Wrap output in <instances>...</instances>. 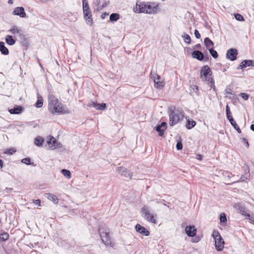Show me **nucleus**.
<instances>
[{
	"label": "nucleus",
	"instance_id": "obj_1",
	"mask_svg": "<svg viewBox=\"0 0 254 254\" xmlns=\"http://www.w3.org/2000/svg\"><path fill=\"white\" fill-rule=\"evenodd\" d=\"M48 109L53 114H64L69 113L68 110L64 109L62 103L52 94L48 95Z\"/></svg>",
	"mask_w": 254,
	"mask_h": 254
},
{
	"label": "nucleus",
	"instance_id": "obj_2",
	"mask_svg": "<svg viewBox=\"0 0 254 254\" xmlns=\"http://www.w3.org/2000/svg\"><path fill=\"white\" fill-rule=\"evenodd\" d=\"M169 124L172 126L183 119L184 112L182 110L170 108L169 110Z\"/></svg>",
	"mask_w": 254,
	"mask_h": 254
},
{
	"label": "nucleus",
	"instance_id": "obj_3",
	"mask_svg": "<svg viewBox=\"0 0 254 254\" xmlns=\"http://www.w3.org/2000/svg\"><path fill=\"white\" fill-rule=\"evenodd\" d=\"M143 217L148 222L156 224L157 223V215L151 212L149 206L144 205L141 208L140 211Z\"/></svg>",
	"mask_w": 254,
	"mask_h": 254
},
{
	"label": "nucleus",
	"instance_id": "obj_4",
	"mask_svg": "<svg viewBox=\"0 0 254 254\" xmlns=\"http://www.w3.org/2000/svg\"><path fill=\"white\" fill-rule=\"evenodd\" d=\"M212 72L208 65L202 66L200 70V77L210 84V86L213 89H215L214 81L211 77Z\"/></svg>",
	"mask_w": 254,
	"mask_h": 254
},
{
	"label": "nucleus",
	"instance_id": "obj_5",
	"mask_svg": "<svg viewBox=\"0 0 254 254\" xmlns=\"http://www.w3.org/2000/svg\"><path fill=\"white\" fill-rule=\"evenodd\" d=\"M212 236L215 240V246L218 251H221L224 245V241L218 231L214 230Z\"/></svg>",
	"mask_w": 254,
	"mask_h": 254
},
{
	"label": "nucleus",
	"instance_id": "obj_6",
	"mask_svg": "<svg viewBox=\"0 0 254 254\" xmlns=\"http://www.w3.org/2000/svg\"><path fill=\"white\" fill-rule=\"evenodd\" d=\"M150 77L153 80L154 86L157 89H161L165 85V83L161 77L156 73H150Z\"/></svg>",
	"mask_w": 254,
	"mask_h": 254
},
{
	"label": "nucleus",
	"instance_id": "obj_7",
	"mask_svg": "<svg viewBox=\"0 0 254 254\" xmlns=\"http://www.w3.org/2000/svg\"><path fill=\"white\" fill-rule=\"evenodd\" d=\"M99 231L103 243L107 246H111L112 242L109 236V233L107 231L101 232L100 229Z\"/></svg>",
	"mask_w": 254,
	"mask_h": 254
},
{
	"label": "nucleus",
	"instance_id": "obj_8",
	"mask_svg": "<svg viewBox=\"0 0 254 254\" xmlns=\"http://www.w3.org/2000/svg\"><path fill=\"white\" fill-rule=\"evenodd\" d=\"M84 18L85 19L87 24L92 25L93 24V19L92 18V13L90 8H87L83 10Z\"/></svg>",
	"mask_w": 254,
	"mask_h": 254
},
{
	"label": "nucleus",
	"instance_id": "obj_9",
	"mask_svg": "<svg viewBox=\"0 0 254 254\" xmlns=\"http://www.w3.org/2000/svg\"><path fill=\"white\" fill-rule=\"evenodd\" d=\"M146 4L144 2H137L136 7L134 8V11L136 13H146Z\"/></svg>",
	"mask_w": 254,
	"mask_h": 254
},
{
	"label": "nucleus",
	"instance_id": "obj_10",
	"mask_svg": "<svg viewBox=\"0 0 254 254\" xmlns=\"http://www.w3.org/2000/svg\"><path fill=\"white\" fill-rule=\"evenodd\" d=\"M158 10V5L154 3H147L146 4V13H156Z\"/></svg>",
	"mask_w": 254,
	"mask_h": 254
},
{
	"label": "nucleus",
	"instance_id": "obj_11",
	"mask_svg": "<svg viewBox=\"0 0 254 254\" xmlns=\"http://www.w3.org/2000/svg\"><path fill=\"white\" fill-rule=\"evenodd\" d=\"M238 54L237 50L235 49H230L227 52L226 58L231 61L235 60Z\"/></svg>",
	"mask_w": 254,
	"mask_h": 254
},
{
	"label": "nucleus",
	"instance_id": "obj_12",
	"mask_svg": "<svg viewBox=\"0 0 254 254\" xmlns=\"http://www.w3.org/2000/svg\"><path fill=\"white\" fill-rule=\"evenodd\" d=\"M234 207L236 208L242 215L245 216L246 217L249 214L247 213V209L241 203H237L234 205Z\"/></svg>",
	"mask_w": 254,
	"mask_h": 254
},
{
	"label": "nucleus",
	"instance_id": "obj_13",
	"mask_svg": "<svg viewBox=\"0 0 254 254\" xmlns=\"http://www.w3.org/2000/svg\"><path fill=\"white\" fill-rule=\"evenodd\" d=\"M12 14L14 15H18L21 18L25 17L26 16L24 8L23 7H17L15 8L12 12Z\"/></svg>",
	"mask_w": 254,
	"mask_h": 254
},
{
	"label": "nucleus",
	"instance_id": "obj_14",
	"mask_svg": "<svg viewBox=\"0 0 254 254\" xmlns=\"http://www.w3.org/2000/svg\"><path fill=\"white\" fill-rule=\"evenodd\" d=\"M185 232L189 237H193L196 234V229L194 226L190 225L186 227Z\"/></svg>",
	"mask_w": 254,
	"mask_h": 254
},
{
	"label": "nucleus",
	"instance_id": "obj_15",
	"mask_svg": "<svg viewBox=\"0 0 254 254\" xmlns=\"http://www.w3.org/2000/svg\"><path fill=\"white\" fill-rule=\"evenodd\" d=\"M167 123L163 122L160 125H158L156 127V130L158 132V134L160 136H162L164 132V131L167 128Z\"/></svg>",
	"mask_w": 254,
	"mask_h": 254
},
{
	"label": "nucleus",
	"instance_id": "obj_16",
	"mask_svg": "<svg viewBox=\"0 0 254 254\" xmlns=\"http://www.w3.org/2000/svg\"><path fill=\"white\" fill-rule=\"evenodd\" d=\"M254 66V61L253 60H244L242 61L239 66L237 67V69H242L250 66Z\"/></svg>",
	"mask_w": 254,
	"mask_h": 254
},
{
	"label": "nucleus",
	"instance_id": "obj_17",
	"mask_svg": "<svg viewBox=\"0 0 254 254\" xmlns=\"http://www.w3.org/2000/svg\"><path fill=\"white\" fill-rule=\"evenodd\" d=\"M135 230L136 231L145 236H148L149 235V232L144 227H142L139 224H137L135 226Z\"/></svg>",
	"mask_w": 254,
	"mask_h": 254
},
{
	"label": "nucleus",
	"instance_id": "obj_18",
	"mask_svg": "<svg viewBox=\"0 0 254 254\" xmlns=\"http://www.w3.org/2000/svg\"><path fill=\"white\" fill-rule=\"evenodd\" d=\"M8 32L14 35H17L18 37L20 36V34L23 33L22 30L16 25L11 26L10 29L8 30Z\"/></svg>",
	"mask_w": 254,
	"mask_h": 254
},
{
	"label": "nucleus",
	"instance_id": "obj_19",
	"mask_svg": "<svg viewBox=\"0 0 254 254\" xmlns=\"http://www.w3.org/2000/svg\"><path fill=\"white\" fill-rule=\"evenodd\" d=\"M192 56L193 58L196 59L200 61H202L204 59L203 54L198 50L194 51L192 53Z\"/></svg>",
	"mask_w": 254,
	"mask_h": 254
},
{
	"label": "nucleus",
	"instance_id": "obj_20",
	"mask_svg": "<svg viewBox=\"0 0 254 254\" xmlns=\"http://www.w3.org/2000/svg\"><path fill=\"white\" fill-rule=\"evenodd\" d=\"M234 176H232V177H231L230 176H227V177H225L224 180V184L228 185L234 184L236 182H239V180H237V179H233V177Z\"/></svg>",
	"mask_w": 254,
	"mask_h": 254
},
{
	"label": "nucleus",
	"instance_id": "obj_21",
	"mask_svg": "<svg viewBox=\"0 0 254 254\" xmlns=\"http://www.w3.org/2000/svg\"><path fill=\"white\" fill-rule=\"evenodd\" d=\"M23 110V108L20 106H16L13 108L8 110L11 114H19Z\"/></svg>",
	"mask_w": 254,
	"mask_h": 254
},
{
	"label": "nucleus",
	"instance_id": "obj_22",
	"mask_svg": "<svg viewBox=\"0 0 254 254\" xmlns=\"http://www.w3.org/2000/svg\"><path fill=\"white\" fill-rule=\"evenodd\" d=\"M19 40L23 46H26L29 44L28 39L26 37L25 35L23 33L20 35V36L19 37Z\"/></svg>",
	"mask_w": 254,
	"mask_h": 254
},
{
	"label": "nucleus",
	"instance_id": "obj_23",
	"mask_svg": "<svg viewBox=\"0 0 254 254\" xmlns=\"http://www.w3.org/2000/svg\"><path fill=\"white\" fill-rule=\"evenodd\" d=\"M15 36H14V38L10 35H8L5 37V41L7 44L10 46H12L15 44L16 40L14 39Z\"/></svg>",
	"mask_w": 254,
	"mask_h": 254
},
{
	"label": "nucleus",
	"instance_id": "obj_24",
	"mask_svg": "<svg viewBox=\"0 0 254 254\" xmlns=\"http://www.w3.org/2000/svg\"><path fill=\"white\" fill-rule=\"evenodd\" d=\"M0 51L2 54L7 55L9 53V51L7 48L5 46L4 43L0 42Z\"/></svg>",
	"mask_w": 254,
	"mask_h": 254
},
{
	"label": "nucleus",
	"instance_id": "obj_25",
	"mask_svg": "<svg viewBox=\"0 0 254 254\" xmlns=\"http://www.w3.org/2000/svg\"><path fill=\"white\" fill-rule=\"evenodd\" d=\"M46 197H47V198L52 201L54 203L57 204L58 202V198L57 196L55 195H54L51 193H47L45 194Z\"/></svg>",
	"mask_w": 254,
	"mask_h": 254
},
{
	"label": "nucleus",
	"instance_id": "obj_26",
	"mask_svg": "<svg viewBox=\"0 0 254 254\" xmlns=\"http://www.w3.org/2000/svg\"><path fill=\"white\" fill-rule=\"evenodd\" d=\"M204 43L206 47L209 50V49L212 48L214 46L213 42L208 37H206L204 40Z\"/></svg>",
	"mask_w": 254,
	"mask_h": 254
},
{
	"label": "nucleus",
	"instance_id": "obj_27",
	"mask_svg": "<svg viewBox=\"0 0 254 254\" xmlns=\"http://www.w3.org/2000/svg\"><path fill=\"white\" fill-rule=\"evenodd\" d=\"M187 120V123L186 125V127L188 129H191L195 126L196 122L192 119L190 120V119H188Z\"/></svg>",
	"mask_w": 254,
	"mask_h": 254
},
{
	"label": "nucleus",
	"instance_id": "obj_28",
	"mask_svg": "<svg viewBox=\"0 0 254 254\" xmlns=\"http://www.w3.org/2000/svg\"><path fill=\"white\" fill-rule=\"evenodd\" d=\"M50 138L47 140V143L49 145L51 144V147H56L57 146V142L56 140L53 136H50Z\"/></svg>",
	"mask_w": 254,
	"mask_h": 254
},
{
	"label": "nucleus",
	"instance_id": "obj_29",
	"mask_svg": "<svg viewBox=\"0 0 254 254\" xmlns=\"http://www.w3.org/2000/svg\"><path fill=\"white\" fill-rule=\"evenodd\" d=\"M43 104V98L41 96L38 94V100L36 103V107L37 108H40L42 107Z\"/></svg>",
	"mask_w": 254,
	"mask_h": 254
},
{
	"label": "nucleus",
	"instance_id": "obj_30",
	"mask_svg": "<svg viewBox=\"0 0 254 254\" xmlns=\"http://www.w3.org/2000/svg\"><path fill=\"white\" fill-rule=\"evenodd\" d=\"M182 38H184V42L188 44H189L191 42V38L186 33L184 32L182 36Z\"/></svg>",
	"mask_w": 254,
	"mask_h": 254
},
{
	"label": "nucleus",
	"instance_id": "obj_31",
	"mask_svg": "<svg viewBox=\"0 0 254 254\" xmlns=\"http://www.w3.org/2000/svg\"><path fill=\"white\" fill-rule=\"evenodd\" d=\"M117 173L118 174H121V175H123L124 173H129L128 170H127V169L123 167H120L117 168Z\"/></svg>",
	"mask_w": 254,
	"mask_h": 254
},
{
	"label": "nucleus",
	"instance_id": "obj_32",
	"mask_svg": "<svg viewBox=\"0 0 254 254\" xmlns=\"http://www.w3.org/2000/svg\"><path fill=\"white\" fill-rule=\"evenodd\" d=\"M120 18V15L118 13H112L110 16V20L111 21H117Z\"/></svg>",
	"mask_w": 254,
	"mask_h": 254
},
{
	"label": "nucleus",
	"instance_id": "obj_33",
	"mask_svg": "<svg viewBox=\"0 0 254 254\" xmlns=\"http://www.w3.org/2000/svg\"><path fill=\"white\" fill-rule=\"evenodd\" d=\"M44 139L41 137H37L35 139V144L38 146H41L42 145Z\"/></svg>",
	"mask_w": 254,
	"mask_h": 254
},
{
	"label": "nucleus",
	"instance_id": "obj_34",
	"mask_svg": "<svg viewBox=\"0 0 254 254\" xmlns=\"http://www.w3.org/2000/svg\"><path fill=\"white\" fill-rule=\"evenodd\" d=\"M95 108L98 110H104L106 108V104L105 103H97Z\"/></svg>",
	"mask_w": 254,
	"mask_h": 254
},
{
	"label": "nucleus",
	"instance_id": "obj_35",
	"mask_svg": "<svg viewBox=\"0 0 254 254\" xmlns=\"http://www.w3.org/2000/svg\"><path fill=\"white\" fill-rule=\"evenodd\" d=\"M219 220L222 223H226L227 222L226 215L224 213H221L220 214Z\"/></svg>",
	"mask_w": 254,
	"mask_h": 254
},
{
	"label": "nucleus",
	"instance_id": "obj_36",
	"mask_svg": "<svg viewBox=\"0 0 254 254\" xmlns=\"http://www.w3.org/2000/svg\"><path fill=\"white\" fill-rule=\"evenodd\" d=\"M9 238V235L7 233H3L0 235V240L2 241H6Z\"/></svg>",
	"mask_w": 254,
	"mask_h": 254
},
{
	"label": "nucleus",
	"instance_id": "obj_37",
	"mask_svg": "<svg viewBox=\"0 0 254 254\" xmlns=\"http://www.w3.org/2000/svg\"><path fill=\"white\" fill-rule=\"evenodd\" d=\"M209 51L211 55L215 59L218 57L217 52L214 50L212 48L209 49Z\"/></svg>",
	"mask_w": 254,
	"mask_h": 254
},
{
	"label": "nucleus",
	"instance_id": "obj_38",
	"mask_svg": "<svg viewBox=\"0 0 254 254\" xmlns=\"http://www.w3.org/2000/svg\"><path fill=\"white\" fill-rule=\"evenodd\" d=\"M234 16L235 18L238 21H242L244 20L243 16L241 14L237 13L235 14Z\"/></svg>",
	"mask_w": 254,
	"mask_h": 254
},
{
	"label": "nucleus",
	"instance_id": "obj_39",
	"mask_svg": "<svg viewBox=\"0 0 254 254\" xmlns=\"http://www.w3.org/2000/svg\"><path fill=\"white\" fill-rule=\"evenodd\" d=\"M21 162L26 165L31 164V159L30 158H25L21 160Z\"/></svg>",
	"mask_w": 254,
	"mask_h": 254
},
{
	"label": "nucleus",
	"instance_id": "obj_40",
	"mask_svg": "<svg viewBox=\"0 0 254 254\" xmlns=\"http://www.w3.org/2000/svg\"><path fill=\"white\" fill-rule=\"evenodd\" d=\"M82 5H83V10L84 9H86L87 8H89L88 1L87 0H82Z\"/></svg>",
	"mask_w": 254,
	"mask_h": 254
},
{
	"label": "nucleus",
	"instance_id": "obj_41",
	"mask_svg": "<svg viewBox=\"0 0 254 254\" xmlns=\"http://www.w3.org/2000/svg\"><path fill=\"white\" fill-rule=\"evenodd\" d=\"M240 96L243 98L245 100H247L249 98V95L246 93H241Z\"/></svg>",
	"mask_w": 254,
	"mask_h": 254
},
{
	"label": "nucleus",
	"instance_id": "obj_42",
	"mask_svg": "<svg viewBox=\"0 0 254 254\" xmlns=\"http://www.w3.org/2000/svg\"><path fill=\"white\" fill-rule=\"evenodd\" d=\"M232 126L234 127V128L239 132H241V130L239 127V126L236 124V122L234 123L233 124H232Z\"/></svg>",
	"mask_w": 254,
	"mask_h": 254
},
{
	"label": "nucleus",
	"instance_id": "obj_43",
	"mask_svg": "<svg viewBox=\"0 0 254 254\" xmlns=\"http://www.w3.org/2000/svg\"><path fill=\"white\" fill-rule=\"evenodd\" d=\"M176 148L178 150H182L183 148V145L182 143V141H178L177 145H176Z\"/></svg>",
	"mask_w": 254,
	"mask_h": 254
},
{
	"label": "nucleus",
	"instance_id": "obj_44",
	"mask_svg": "<svg viewBox=\"0 0 254 254\" xmlns=\"http://www.w3.org/2000/svg\"><path fill=\"white\" fill-rule=\"evenodd\" d=\"M61 173H62L63 175H70V171L66 169L61 170Z\"/></svg>",
	"mask_w": 254,
	"mask_h": 254
},
{
	"label": "nucleus",
	"instance_id": "obj_45",
	"mask_svg": "<svg viewBox=\"0 0 254 254\" xmlns=\"http://www.w3.org/2000/svg\"><path fill=\"white\" fill-rule=\"evenodd\" d=\"M246 219H248L250 220L251 223H253L254 225V218L253 217H251V216L249 214L246 217Z\"/></svg>",
	"mask_w": 254,
	"mask_h": 254
},
{
	"label": "nucleus",
	"instance_id": "obj_46",
	"mask_svg": "<svg viewBox=\"0 0 254 254\" xmlns=\"http://www.w3.org/2000/svg\"><path fill=\"white\" fill-rule=\"evenodd\" d=\"M15 152H16V150L13 148H10L9 149L7 152H6L5 153H9V154H12L13 153H14Z\"/></svg>",
	"mask_w": 254,
	"mask_h": 254
},
{
	"label": "nucleus",
	"instance_id": "obj_47",
	"mask_svg": "<svg viewBox=\"0 0 254 254\" xmlns=\"http://www.w3.org/2000/svg\"><path fill=\"white\" fill-rule=\"evenodd\" d=\"M225 94L227 95L226 97H228V94L232 95V93L231 92V89L230 88H226L225 90Z\"/></svg>",
	"mask_w": 254,
	"mask_h": 254
},
{
	"label": "nucleus",
	"instance_id": "obj_48",
	"mask_svg": "<svg viewBox=\"0 0 254 254\" xmlns=\"http://www.w3.org/2000/svg\"><path fill=\"white\" fill-rule=\"evenodd\" d=\"M194 35L197 39H199L200 38V34L197 30H195Z\"/></svg>",
	"mask_w": 254,
	"mask_h": 254
},
{
	"label": "nucleus",
	"instance_id": "obj_49",
	"mask_svg": "<svg viewBox=\"0 0 254 254\" xmlns=\"http://www.w3.org/2000/svg\"><path fill=\"white\" fill-rule=\"evenodd\" d=\"M226 114H230V113H231L229 107L228 105H226Z\"/></svg>",
	"mask_w": 254,
	"mask_h": 254
},
{
	"label": "nucleus",
	"instance_id": "obj_50",
	"mask_svg": "<svg viewBox=\"0 0 254 254\" xmlns=\"http://www.w3.org/2000/svg\"><path fill=\"white\" fill-rule=\"evenodd\" d=\"M201 45L200 44H197L196 45H195L194 47H193V49H200L201 48Z\"/></svg>",
	"mask_w": 254,
	"mask_h": 254
},
{
	"label": "nucleus",
	"instance_id": "obj_51",
	"mask_svg": "<svg viewBox=\"0 0 254 254\" xmlns=\"http://www.w3.org/2000/svg\"><path fill=\"white\" fill-rule=\"evenodd\" d=\"M34 203L36 205H38L39 206H40V205H41V201L40 199L35 200V201H34Z\"/></svg>",
	"mask_w": 254,
	"mask_h": 254
},
{
	"label": "nucleus",
	"instance_id": "obj_52",
	"mask_svg": "<svg viewBox=\"0 0 254 254\" xmlns=\"http://www.w3.org/2000/svg\"><path fill=\"white\" fill-rule=\"evenodd\" d=\"M196 158L197 159V160H201L202 159V156L200 154H197L196 155Z\"/></svg>",
	"mask_w": 254,
	"mask_h": 254
},
{
	"label": "nucleus",
	"instance_id": "obj_53",
	"mask_svg": "<svg viewBox=\"0 0 254 254\" xmlns=\"http://www.w3.org/2000/svg\"><path fill=\"white\" fill-rule=\"evenodd\" d=\"M96 104H97V103H95V102H91L90 104H89L88 106H89V107L93 106V107H94V108H96Z\"/></svg>",
	"mask_w": 254,
	"mask_h": 254
},
{
	"label": "nucleus",
	"instance_id": "obj_54",
	"mask_svg": "<svg viewBox=\"0 0 254 254\" xmlns=\"http://www.w3.org/2000/svg\"><path fill=\"white\" fill-rule=\"evenodd\" d=\"M243 141L245 142V143H246L247 147H249V143H248V140L246 138H243Z\"/></svg>",
	"mask_w": 254,
	"mask_h": 254
},
{
	"label": "nucleus",
	"instance_id": "obj_55",
	"mask_svg": "<svg viewBox=\"0 0 254 254\" xmlns=\"http://www.w3.org/2000/svg\"><path fill=\"white\" fill-rule=\"evenodd\" d=\"M229 121H230L231 124H233L235 122V121H234V119L232 118H231V119H228Z\"/></svg>",
	"mask_w": 254,
	"mask_h": 254
},
{
	"label": "nucleus",
	"instance_id": "obj_56",
	"mask_svg": "<svg viewBox=\"0 0 254 254\" xmlns=\"http://www.w3.org/2000/svg\"><path fill=\"white\" fill-rule=\"evenodd\" d=\"M194 88H195V90H196L195 92H198V91L199 88H198V86H197V85H194V86H193V90H194Z\"/></svg>",
	"mask_w": 254,
	"mask_h": 254
},
{
	"label": "nucleus",
	"instance_id": "obj_57",
	"mask_svg": "<svg viewBox=\"0 0 254 254\" xmlns=\"http://www.w3.org/2000/svg\"><path fill=\"white\" fill-rule=\"evenodd\" d=\"M12 190V188H6L5 191L6 192H10Z\"/></svg>",
	"mask_w": 254,
	"mask_h": 254
},
{
	"label": "nucleus",
	"instance_id": "obj_58",
	"mask_svg": "<svg viewBox=\"0 0 254 254\" xmlns=\"http://www.w3.org/2000/svg\"><path fill=\"white\" fill-rule=\"evenodd\" d=\"M226 116H227V118L228 119H231V118H232V116H231V114H226Z\"/></svg>",
	"mask_w": 254,
	"mask_h": 254
},
{
	"label": "nucleus",
	"instance_id": "obj_59",
	"mask_svg": "<svg viewBox=\"0 0 254 254\" xmlns=\"http://www.w3.org/2000/svg\"><path fill=\"white\" fill-rule=\"evenodd\" d=\"M3 166V161L2 160L0 159V168H1Z\"/></svg>",
	"mask_w": 254,
	"mask_h": 254
},
{
	"label": "nucleus",
	"instance_id": "obj_60",
	"mask_svg": "<svg viewBox=\"0 0 254 254\" xmlns=\"http://www.w3.org/2000/svg\"><path fill=\"white\" fill-rule=\"evenodd\" d=\"M251 129L254 131V124L251 126Z\"/></svg>",
	"mask_w": 254,
	"mask_h": 254
},
{
	"label": "nucleus",
	"instance_id": "obj_61",
	"mask_svg": "<svg viewBox=\"0 0 254 254\" xmlns=\"http://www.w3.org/2000/svg\"><path fill=\"white\" fill-rule=\"evenodd\" d=\"M8 3L11 4L13 3V0H8Z\"/></svg>",
	"mask_w": 254,
	"mask_h": 254
},
{
	"label": "nucleus",
	"instance_id": "obj_62",
	"mask_svg": "<svg viewBox=\"0 0 254 254\" xmlns=\"http://www.w3.org/2000/svg\"><path fill=\"white\" fill-rule=\"evenodd\" d=\"M106 15H107V14L106 13L102 14L101 15L102 18H104Z\"/></svg>",
	"mask_w": 254,
	"mask_h": 254
},
{
	"label": "nucleus",
	"instance_id": "obj_63",
	"mask_svg": "<svg viewBox=\"0 0 254 254\" xmlns=\"http://www.w3.org/2000/svg\"><path fill=\"white\" fill-rule=\"evenodd\" d=\"M243 177V175H242V177H241V178H240V179H239V180H239V182H242V181H244V180H241L242 179V178H243V177Z\"/></svg>",
	"mask_w": 254,
	"mask_h": 254
},
{
	"label": "nucleus",
	"instance_id": "obj_64",
	"mask_svg": "<svg viewBox=\"0 0 254 254\" xmlns=\"http://www.w3.org/2000/svg\"><path fill=\"white\" fill-rule=\"evenodd\" d=\"M199 239H197V240L193 241L192 242H194V243H196V242H198L199 241Z\"/></svg>",
	"mask_w": 254,
	"mask_h": 254
}]
</instances>
